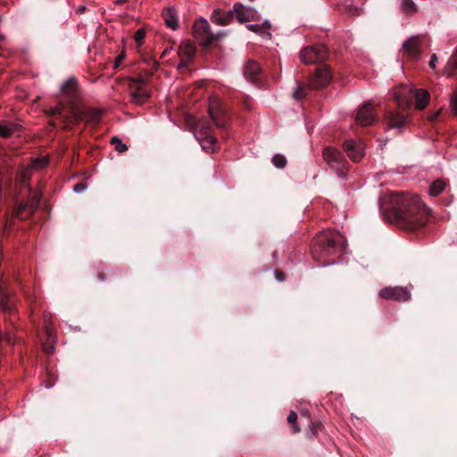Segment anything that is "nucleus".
I'll return each mask as SVG.
<instances>
[{"instance_id": "1", "label": "nucleus", "mask_w": 457, "mask_h": 457, "mask_svg": "<svg viewBox=\"0 0 457 457\" xmlns=\"http://www.w3.org/2000/svg\"><path fill=\"white\" fill-rule=\"evenodd\" d=\"M380 211L387 222L406 231L419 230L428 220V209L418 195H393L381 201Z\"/></svg>"}, {"instance_id": "2", "label": "nucleus", "mask_w": 457, "mask_h": 457, "mask_svg": "<svg viewBox=\"0 0 457 457\" xmlns=\"http://www.w3.org/2000/svg\"><path fill=\"white\" fill-rule=\"evenodd\" d=\"M62 100L57 105L50 107L47 111L49 117H54L49 121V125L62 129H71V124H78L82 120L86 121L85 111L79 109V87L76 78L71 77L60 87Z\"/></svg>"}, {"instance_id": "3", "label": "nucleus", "mask_w": 457, "mask_h": 457, "mask_svg": "<svg viewBox=\"0 0 457 457\" xmlns=\"http://www.w3.org/2000/svg\"><path fill=\"white\" fill-rule=\"evenodd\" d=\"M415 99L416 109L422 110L429 102V94L424 89H411L404 87L402 91L395 93V100L397 108L388 110L386 112L387 127L395 129H401L410 122V110L412 100Z\"/></svg>"}, {"instance_id": "4", "label": "nucleus", "mask_w": 457, "mask_h": 457, "mask_svg": "<svg viewBox=\"0 0 457 457\" xmlns=\"http://www.w3.org/2000/svg\"><path fill=\"white\" fill-rule=\"evenodd\" d=\"M345 238L341 234L320 232L313 238L310 252L313 259L321 262L322 266L334 262L336 255L345 251Z\"/></svg>"}, {"instance_id": "5", "label": "nucleus", "mask_w": 457, "mask_h": 457, "mask_svg": "<svg viewBox=\"0 0 457 457\" xmlns=\"http://www.w3.org/2000/svg\"><path fill=\"white\" fill-rule=\"evenodd\" d=\"M16 188H20V193L13 196L15 208L12 211V217L21 220H26L36 212L40 202V195L37 192H32L26 179L16 183Z\"/></svg>"}, {"instance_id": "6", "label": "nucleus", "mask_w": 457, "mask_h": 457, "mask_svg": "<svg viewBox=\"0 0 457 457\" xmlns=\"http://www.w3.org/2000/svg\"><path fill=\"white\" fill-rule=\"evenodd\" d=\"M331 79V70L328 69V65H321L314 71L313 75L309 78L308 83H298V86H296L293 93V96L296 100H303L308 96L310 89H322L329 84Z\"/></svg>"}, {"instance_id": "7", "label": "nucleus", "mask_w": 457, "mask_h": 457, "mask_svg": "<svg viewBox=\"0 0 457 457\" xmlns=\"http://www.w3.org/2000/svg\"><path fill=\"white\" fill-rule=\"evenodd\" d=\"M328 50L325 45L317 44L304 46L300 51L299 58L305 65L317 64L327 60Z\"/></svg>"}, {"instance_id": "8", "label": "nucleus", "mask_w": 457, "mask_h": 457, "mask_svg": "<svg viewBox=\"0 0 457 457\" xmlns=\"http://www.w3.org/2000/svg\"><path fill=\"white\" fill-rule=\"evenodd\" d=\"M323 160L328 166L336 170L339 177H345L347 172L346 161L339 150L334 147H325L322 153Z\"/></svg>"}, {"instance_id": "9", "label": "nucleus", "mask_w": 457, "mask_h": 457, "mask_svg": "<svg viewBox=\"0 0 457 457\" xmlns=\"http://www.w3.org/2000/svg\"><path fill=\"white\" fill-rule=\"evenodd\" d=\"M381 298L397 302H407L411 299V291L404 287H384L380 293Z\"/></svg>"}, {"instance_id": "10", "label": "nucleus", "mask_w": 457, "mask_h": 457, "mask_svg": "<svg viewBox=\"0 0 457 457\" xmlns=\"http://www.w3.org/2000/svg\"><path fill=\"white\" fill-rule=\"evenodd\" d=\"M232 12L233 20L236 19L239 23H246L260 20V15L255 9L245 7L241 3H235Z\"/></svg>"}, {"instance_id": "11", "label": "nucleus", "mask_w": 457, "mask_h": 457, "mask_svg": "<svg viewBox=\"0 0 457 457\" xmlns=\"http://www.w3.org/2000/svg\"><path fill=\"white\" fill-rule=\"evenodd\" d=\"M208 113H210L211 119L217 128L221 129H225L227 128L228 120L229 119L219 100L215 99L210 103Z\"/></svg>"}, {"instance_id": "12", "label": "nucleus", "mask_w": 457, "mask_h": 457, "mask_svg": "<svg viewBox=\"0 0 457 457\" xmlns=\"http://www.w3.org/2000/svg\"><path fill=\"white\" fill-rule=\"evenodd\" d=\"M193 37L204 50H207L212 46H215L217 42L224 37L225 35L222 33L214 35L211 33V30H194Z\"/></svg>"}, {"instance_id": "13", "label": "nucleus", "mask_w": 457, "mask_h": 457, "mask_svg": "<svg viewBox=\"0 0 457 457\" xmlns=\"http://www.w3.org/2000/svg\"><path fill=\"white\" fill-rule=\"evenodd\" d=\"M376 119L372 102H367L359 107L355 114V122L360 126H371Z\"/></svg>"}, {"instance_id": "14", "label": "nucleus", "mask_w": 457, "mask_h": 457, "mask_svg": "<svg viewBox=\"0 0 457 457\" xmlns=\"http://www.w3.org/2000/svg\"><path fill=\"white\" fill-rule=\"evenodd\" d=\"M0 311L4 312L8 316L9 322L13 324V321L16 320L14 297L6 294L2 287H0Z\"/></svg>"}, {"instance_id": "15", "label": "nucleus", "mask_w": 457, "mask_h": 457, "mask_svg": "<svg viewBox=\"0 0 457 457\" xmlns=\"http://www.w3.org/2000/svg\"><path fill=\"white\" fill-rule=\"evenodd\" d=\"M178 54L180 58V66H187L192 62L196 54V47L194 43L188 39L182 41L179 46Z\"/></svg>"}, {"instance_id": "16", "label": "nucleus", "mask_w": 457, "mask_h": 457, "mask_svg": "<svg viewBox=\"0 0 457 457\" xmlns=\"http://www.w3.org/2000/svg\"><path fill=\"white\" fill-rule=\"evenodd\" d=\"M244 77L253 85H260L262 82V69L257 62L248 60L244 65Z\"/></svg>"}, {"instance_id": "17", "label": "nucleus", "mask_w": 457, "mask_h": 457, "mask_svg": "<svg viewBox=\"0 0 457 457\" xmlns=\"http://www.w3.org/2000/svg\"><path fill=\"white\" fill-rule=\"evenodd\" d=\"M344 148L346 155L354 162H360L364 156V147L361 142H356L353 139H345Z\"/></svg>"}, {"instance_id": "18", "label": "nucleus", "mask_w": 457, "mask_h": 457, "mask_svg": "<svg viewBox=\"0 0 457 457\" xmlns=\"http://www.w3.org/2000/svg\"><path fill=\"white\" fill-rule=\"evenodd\" d=\"M132 88L131 96L134 103L142 104L149 98V91L144 82L140 80L134 81Z\"/></svg>"}, {"instance_id": "19", "label": "nucleus", "mask_w": 457, "mask_h": 457, "mask_svg": "<svg viewBox=\"0 0 457 457\" xmlns=\"http://www.w3.org/2000/svg\"><path fill=\"white\" fill-rule=\"evenodd\" d=\"M211 21L217 26H227L233 21V12L215 9L211 15Z\"/></svg>"}, {"instance_id": "20", "label": "nucleus", "mask_w": 457, "mask_h": 457, "mask_svg": "<svg viewBox=\"0 0 457 457\" xmlns=\"http://www.w3.org/2000/svg\"><path fill=\"white\" fill-rule=\"evenodd\" d=\"M404 54L411 58H417L420 55V38L419 37H411L403 43Z\"/></svg>"}, {"instance_id": "21", "label": "nucleus", "mask_w": 457, "mask_h": 457, "mask_svg": "<svg viewBox=\"0 0 457 457\" xmlns=\"http://www.w3.org/2000/svg\"><path fill=\"white\" fill-rule=\"evenodd\" d=\"M162 16L164 23L170 29H176L178 26V13L175 8L167 7L162 10Z\"/></svg>"}, {"instance_id": "22", "label": "nucleus", "mask_w": 457, "mask_h": 457, "mask_svg": "<svg viewBox=\"0 0 457 457\" xmlns=\"http://www.w3.org/2000/svg\"><path fill=\"white\" fill-rule=\"evenodd\" d=\"M19 129V125L12 122L5 120L0 123V137L9 138L12 137V133Z\"/></svg>"}, {"instance_id": "23", "label": "nucleus", "mask_w": 457, "mask_h": 457, "mask_svg": "<svg viewBox=\"0 0 457 457\" xmlns=\"http://www.w3.org/2000/svg\"><path fill=\"white\" fill-rule=\"evenodd\" d=\"M86 122L92 126H96L100 123L102 118V111L99 109H89L85 111Z\"/></svg>"}, {"instance_id": "24", "label": "nucleus", "mask_w": 457, "mask_h": 457, "mask_svg": "<svg viewBox=\"0 0 457 457\" xmlns=\"http://www.w3.org/2000/svg\"><path fill=\"white\" fill-rule=\"evenodd\" d=\"M202 148L206 152H212L215 149V145L217 144V139L211 134H208V131L205 132V137L200 139Z\"/></svg>"}, {"instance_id": "25", "label": "nucleus", "mask_w": 457, "mask_h": 457, "mask_svg": "<svg viewBox=\"0 0 457 457\" xmlns=\"http://www.w3.org/2000/svg\"><path fill=\"white\" fill-rule=\"evenodd\" d=\"M445 183L444 180L437 179L433 181L432 185L429 186V195L430 196H437L440 195L445 189Z\"/></svg>"}, {"instance_id": "26", "label": "nucleus", "mask_w": 457, "mask_h": 457, "mask_svg": "<svg viewBox=\"0 0 457 457\" xmlns=\"http://www.w3.org/2000/svg\"><path fill=\"white\" fill-rule=\"evenodd\" d=\"M44 333L46 337H47L49 342H53L54 338L53 327H51L48 320V316L46 314L44 315Z\"/></svg>"}, {"instance_id": "27", "label": "nucleus", "mask_w": 457, "mask_h": 457, "mask_svg": "<svg viewBox=\"0 0 457 457\" xmlns=\"http://www.w3.org/2000/svg\"><path fill=\"white\" fill-rule=\"evenodd\" d=\"M110 143L114 145L115 151L123 153L128 150V146L116 136L111 138Z\"/></svg>"}, {"instance_id": "28", "label": "nucleus", "mask_w": 457, "mask_h": 457, "mask_svg": "<svg viewBox=\"0 0 457 457\" xmlns=\"http://www.w3.org/2000/svg\"><path fill=\"white\" fill-rule=\"evenodd\" d=\"M297 415L295 411H291L289 412L288 418H287V420H288V424L291 426V429H293L294 433L300 432V428L296 424Z\"/></svg>"}, {"instance_id": "29", "label": "nucleus", "mask_w": 457, "mask_h": 457, "mask_svg": "<svg viewBox=\"0 0 457 457\" xmlns=\"http://www.w3.org/2000/svg\"><path fill=\"white\" fill-rule=\"evenodd\" d=\"M401 6H402V9L406 13H413L416 12V5L412 0H403Z\"/></svg>"}, {"instance_id": "30", "label": "nucleus", "mask_w": 457, "mask_h": 457, "mask_svg": "<svg viewBox=\"0 0 457 457\" xmlns=\"http://www.w3.org/2000/svg\"><path fill=\"white\" fill-rule=\"evenodd\" d=\"M272 163L275 165V167L283 169L286 167L287 164V159L285 156L281 154H275L272 157Z\"/></svg>"}, {"instance_id": "31", "label": "nucleus", "mask_w": 457, "mask_h": 457, "mask_svg": "<svg viewBox=\"0 0 457 457\" xmlns=\"http://www.w3.org/2000/svg\"><path fill=\"white\" fill-rule=\"evenodd\" d=\"M192 29H209V23L206 19L200 17L195 21Z\"/></svg>"}, {"instance_id": "32", "label": "nucleus", "mask_w": 457, "mask_h": 457, "mask_svg": "<svg viewBox=\"0 0 457 457\" xmlns=\"http://www.w3.org/2000/svg\"><path fill=\"white\" fill-rule=\"evenodd\" d=\"M133 37L137 46H141L143 40L145 38V30H137Z\"/></svg>"}, {"instance_id": "33", "label": "nucleus", "mask_w": 457, "mask_h": 457, "mask_svg": "<svg viewBox=\"0 0 457 457\" xmlns=\"http://www.w3.org/2000/svg\"><path fill=\"white\" fill-rule=\"evenodd\" d=\"M447 67L451 68L452 70H457V50L455 54L452 55L450 60H448Z\"/></svg>"}, {"instance_id": "34", "label": "nucleus", "mask_w": 457, "mask_h": 457, "mask_svg": "<svg viewBox=\"0 0 457 457\" xmlns=\"http://www.w3.org/2000/svg\"><path fill=\"white\" fill-rule=\"evenodd\" d=\"M125 57V54L122 53L117 57H115V61L113 62V70L117 71L120 69V65L122 64L123 59Z\"/></svg>"}, {"instance_id": "35", "label": "nucleus", "mask_w": 457, "mask_h": 457, "mask_svg": "<svg viewBox=\"0 0 457 457\" xmlns=\"http://www.w3.org/2000/svg\"><path fill=\"white\" fill-rule=\"evenodd\" d=\"M451 105L453 114L457 116V90L453 93L451 98Z\"/></svg>"}, {"instance_id": "36", "label": "nucleus", "mask_w": 457, "mask_h": 457, "mask_svg": "<svg viewBox=\"0 0 457 457\" xmlns=\"http://www.w3.org/2000/svg\"><path fill=\"white\" fill-rule=\"evenodd\" d=\"M270 27H271L270 23L268 21H265L262 23V26L257 25V24H253V25L247 26V29H270Z\"/></svg>"}, {"instance_id": "37", "label": "nucleus", "mask_w": 457, "mask_h": 457, "mask_svg": "<svg viewBox=\"0 0 457 457\" xmlns=\"http://www.w3.org/2000/svg\"><path fill=\"white\" fill-rule=\"evenodd\" d=\"M87 188V185L82 182L77 183L75 186H73V191L76 193H82L83 190Z\"/></svg>"}, {"instance_id": "38", "label": "nucleus", "mask_w": 457, "mask_h": 457, "mask_svg": "<svg viewBox=\"0 0 457 457\" xmlns=\"http://www.w3.org/2000/svg\"><path fill=\"white\" fill-rule=\"evenodd\" d=\"M275 277H276V279L279 282H284L286 279L285 272L282 270H276Z\"/></svg>"}, {"instance_id": "39", "label": "nucleus", "mask_w": 457, "mask_h": 457, "mask_svg": "<svg viewBox=\"0 0 457 457\" xmlns=\"http://www.w3.org/2000/svg\"><path fill=\"white\" fill-rule=\"evenodd\" d=\"M253 32H258L260 36L263 37L266 39H270L271 37L270 33L267 30H255Z\"/></svg>"}, {"instance_id": "40", "label": "nucleus", "mask_w": 457, "mask_h": 457, "mask_svg": "<svg viewBox=\"0 0 457 457\" xmlns=\"http://www.w3.org/2000/svg\"><path fill=\"white\" fill-rule=\"evenodd\" d=\"M437 62V56L433 54H432V57H430V61H429V67L432 68V69H435V66H436V62Z\"/></svg>"}, {"instance_id": "41", "label": "nucleus", "mask_w": 457, "mask_h": 457, "mask_svg": "<svg viewBox=\"0 0 457 457\" xmlns=\"http://www.w3.org/2000/svg\"><path fill=\"white\" fill-rule=\"evenodd\" d=\"M348 9H349V12L351 15L355 16V15H359V13H360L358 8H356V7H349Z\"/></svg>"}, {"instance_id": "42", "label": "nucleus", "mask_w": 457, "mask_h": 457, "mask_svg": "<svg viewBox=\"0 0 457 457\" xmlns=\"http://www.w3.org/2000/svg\"><path fill=\"white\" fill-rule=\"evenodd\" d=\"M321 428V424L320 423H316V424H312V434L315 435L317 433V429L320 428Z\"/></svg>"}, {"instance_id": "43", "label": "nucleus", "mask_w": 457, "mask_h": 457, "mask_svg": "<svg viewBox=\"0 0 457 457\" xmlns=\"http://www.w3.org/2000/svg\"><path fill=\"white\" fill-rule=\"evenodd\" d=\"M43 349L45 351V353H48V354H51L53 353V346H46L45 344L43 345Z\"/></svg>"}, {"instance_id": "44", "label": "nucleus", "mask_w": 457, "mask_h": 457, "mask_svg": "<svg viewBox=\"0 0 457 457\" xmlns=\"http://www.w3.org/2000/svg\"><path fill=\"white\" fill-rule=\"evenodd\" d=\"M98 278H99V279H100L101 281L104 280V279H105V275H104V272H100V273L98 274Z\"/></svg>"}, {"instance_id": "45", "label": "nucleus", "mask_w": 457, "mask_h": 457, "mask_svg": "<svg viewBox=\"0 0 457 457\" xmlns=\"http://www.w3.org/2000/svg\"><path fill=\"white\" fill-rule=\"evenodd\" d=\"M85 10H86V6H80V7H79V9H78V12H79V13H82V12H85Z\"/></svg>"}, {"instance_id": "46", "label": "nucleus", "mask_w": 457, "mask_h": 457, "mask_svg": "<svg viewBox=\"0 0 457 457\" xmlns=\"http://www.w3.org/2000/svg\"><path fill=\"white\" fill-rule=\"evenodd\" d=\"M127 0H116V3L117 4H123L125 3Z\"/></svg>"}, {"instance_id": "47", "label": "nucleus", "mask_w": 457, "mask_h": 457, "mask_svg": "<svg viewBox=\"0 0 457 457\" xmlns=\"http://www.w3.org/2000/svg\"><path fill=\"white\" fill-rule=\"evenodd\" d=\"M167 54V49L164 50L163 54H162V56H164Z\"/></svg>"}, {"instance_id": "48", "label": "nucleus", "mask_w": 457, "mask_h": 457, "mask_svg": "<svg viewBox=\"0 0 457 457\" xmlns=\"http://www.w3.org/2000/svg\"><path fill=\"white\" fill-rule=\"evenodd\" d=\"M2 40H3V37H0V41H2Z\"/></svg>"}]
</instances>
